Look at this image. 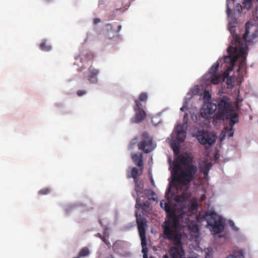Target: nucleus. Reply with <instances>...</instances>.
I'll use <instances>...</instances> for the list:
<instances>
[{"mask_svg": "<svg viewBox=\"0 0 258 258\" xmlns=\"http://www.w3.org/2000/svg\"><path fill=\"white\" fill-rule=\"evenodd\" d=\"M188 154L180 155L176 159L172 172V181L182 186L188 185L195 178L197 167Z\"/></svg>", "mask_w": 258, "mask_h": 258, "instance_id": "1", "label": "nucleus"}, {"mask_svg": "<svg viewBox=\"0 0 258 258\" xmlns=\"http://www.w3.org/2000/svg\"><path fill=\"white\" fill-rule=\"evenodd\" d=\"M229 30L231 37L230 38V45L227 48L228 56H225L224 60L225 62H229L231 67L233 68L238 59H240L237 70L238 72H240L245 68L247 44L242 43L239 35L235 33L234 27L230 28Z\"/></svg>", "mask_w": 258, "mask_h": 258, "instance_id": "2", "label": "nucleus"}, {"mask_svg": "<svg viewBox=\"0 0 258 258\" xmlns=\"http://www.w3.org/2000/svg\"><path fill=\"white\" fill-rule=\"evenodd\" d=\"M217 117L221 119L229 120V125L232 127L237 122L238 114L231 108L229 102L224 99H221L218 104Z\"/></svg>", "mask_w": 258, "mask_h": 258, "instance_id": "3", "label": "nucleus"}, {"mask_svg": "<svg viewBox=\"0 0 258 258\" xmlns=\"http://www.w3.org/2000/svg\"><path fill=\"white\" fill-rule=\"evenodd\" d=\"M204 219L207 221L213 234H218L223 230L224 227L222 220L215 212L207 213Z\"/></svg>", "mask_w": 258, "mask_h": 258, "instance_id": "4", "label": "nucleus"}, {"mask_svg": "<svg viewBox=\"0 0 258 258\" xmlns=\"http://www.w3.org/2000/svg\"><path fill=\"white\" fill-rule=\"evenodd\" d=\"M142 141L138 144V149L143 151L145 153H148L152 151L156 147V145L153 142L152 137L147 132H144L142 135Z\"/></svg>", "mask_w": 258, "mask_h": 258, "instance_id": "5", "label": "nucleus"}, {"mask_svg": "<svg viewBox=\"0 0 258 258\" xmlns=\"http://www.w3.org/2000/svg\"><path fill=\"white\" fill-rule=\"evenodd\" d=\"M242 43L247 44L258 37V27L252 24L251 22H247L245 24V33L243 36V39L239 36Z\"/></svg>", "mask_w": 258, "mask_h": 258, "instance_id": "6", "label": "nucleus"}, {"mask_svg": "<svg viewBox=\"0 0 258 258\" xmlns=\"http://www.w3.org/2000/svg\"><path fill=\"white\" fill-rule=\"evenodd\" d=\"M197 138L202 145H212L215 142L216 137L207 131L202 130L198 132Z\"/></svg>", "mask_w": 258, "mask_h": 258, "instance_id": "7", "label": "nucleus"}, {"mask_svg": "<svg viewBox=\"0 0 258 258\" xmlns=\"http://www.w3.org/2000/svg\"><path fill=\"white\" fill-rule=\"evenodd\" d=\"M135 105L134 106V110L135 115L134 117L132 119V122L133 123H138L142 122L146 117V112L141 107L142 104L138 100H135Z\"/></svg>", "mask_w": 258, "mask_h": 258, "instance_id": "8", "label": "nucleus"}, {"mask_svg": "<svg viewBox=\"0 0 258 258\" xmlns=\"http://www.w3.org/2000/svg\"><path fill=\"white\" fill-rule=\"evenodd\" d=\"M136 217L140 238L143 240L146 239V229L147 227V221L145 218L143 217L141 215H138L137 212H136Z\"/></svg>", "mask_w": 258, "mask_h": 258, "instance_id": "9", "label": "nucleus"}, {"mask_svg": "<svg viewBox=\"0 0 258 258\" xmlns=\"http://www.w3.org/2000/svg\"><path fill=\"white\" fill-rule=\"evenodd\" d=\"M175 131L176 133V140L180 143L184 142L186 138V132L184 131L183 126L178 124L175 127Z\"/></svg>", "mask_w": 258, "mask_h": 258, "instance_id": "10", "label": "nucleus"}, {"mask_svg": "<svg viewBox=\"0 0 258 258\" xmlns=\"http://www.w3.org/2000/svg\"><path fill=\"white\" fill-rule=\"evenodd\" d=\"M131 158L134 163L138 167L144 168L143 156L141 153H133L131 155Z\"/></svg>", "mask_w": 258, "mask_h": 258, "instance_id": "11", "label": "nucleus"}, {"mask_svg": "<svg viewBox=\"0 0 258 258\" xmlns=\"http://www.w3.org/2000/svg\"><path fill=\"white\" fill-rule=\"evenodd\" d=\"M89 72L88 80L91 83H96L97 82L96 76L99 73V71L95 68L90 67L89 69Z\"/></svg>", "mask_w": 258, "mask_h": 258, "instance_id": "12", "label": "nucleus"}, {"mask_svg": "<svg viewBox=\"0 0 258 258\" xmlns=\"http://www.w3.org/2000/svg\"><path fill=\"white\" fill-rule=\"evenodd\" d=\"M143 172V167H139L138 169L136 167H133L131 172V175L130 177H132L134 180H138V177L142 174Z\"/></svg>", "mask_w": 258, "mask_h": 258, "instance_id": "13", "label": "nucleus"}, {"mask_svg": "<svg viewBox=\"0 0 258 258\" xmlns=\"http://www.w3.org/2000/svg\"><path fill=\"white\" fill-rule=\"evenodd\" d=\"M222 75L219 74V75H209L207 77L206 79V80L210 79V83L214 84V85H217L220 82V80L222 78Z\"/></svg>", "mask_w": 258, "mask_h": 258, "instance_id": "14", "label": "nucleus"}, {"mask_svg": "<svg viewBox=\"0 0 258 258\" xmlns=\"http://www.w3.org/2000/svg\"><path fill=\"white\" fill-rule=\"evenodd\" d=\"M135 184V190L138 196H140L143 192L144 185L142 182L138 180H134Z\"/></svg>", "mask_w": 258, "mask_h": 258, "instance_id": "15", "label": "nucleus"}, {"mask_svg": "<svg viewBox=\"0 0 258 258\" xmlns=\"http://www.w3.org/2000/svg\"><path fill=\"white\" fill-rule=\"evenodd\" d=\"M217 109H218L217 104L213 103H209L207 104V110L208 114H213Z\"/></svg>", "mask_w": 258, "mask_h": 258, "instance_id": "16", "label": "nucleus"}, {"mask_svg": "<svg viewBox=\"0 0 258 258\" xmlns=\"http://www.w3.org/2000/svg\"><path fill=\"white\" fill-rule=\"evenodd\" d=\"M41 50L45 51H49L51 49V46L47 43L46 40H43L39 45Z\"/></svg>", "mask_w": 258, "mask_h": 258, "instance_id": "17", "label": "nucleus"}, {"mask_svg": "<svg viewBox=\"0 0 258 258\" xmlns=\"http://www.w3.org/2000/svg\"><path fill=\"white\" fill-rule=\"evenodd\" d=\"M141 245L142 246V252L143 253V258H148V248H147L146 239H141Z\"/></svg>", "mask_w": 258, "mask_h": 258, "instance_id": "18", "label": "nucleus"}, {"mask_svg": "<svg viewBox=\"0 0 258 258\" xmlns=\"http://www.w3.org/2000/svg\"><path fill=\"white\" fill-rule=\"evenodd\" d=\"M226 258H244L242 250L234 251V254H231Z\"/></svg>", "mask_w": 258, "mask_h": 258, "instance_id": "19", "label": "nucleus"}, {"mask_svg": "<svg viewBox=\"0 0 258 258\" xmlns=\"http://www.w3.org/2000/svg\"><path fill=\"white\" fill-rule=\"evenodd\" d=\"M145 195L149 200L155 201V193L151 189L145 190Z\"/></svg>", "mask_w": 258, "mask_h": 258, "instance_id": "20", "label": "nucleus"}, {"mask_svg": "<svg viewBox=\"0 0 258 258\" xmlns=\"http://www.w3.org/2000/svg\"><path fill=\"white\" fill-rule=\"evenodd\" d=\"M219 67V63L218 62L213 64L210 68L209 72V74L207 76V77L209 76V75H216V73L218 71Z\"/></svg>", "mask_w": 258, "mask_h": 258, "instance_id": "21", "label": "nucleus"}, {"mask_svg": "<svg viewBox=\"0 0 258 258\" xmlns=\"http://www.w3.org/2000/svg\"><path fill=\"white\" fill-rule=\"evenodd\" d=\"M89 254L90 250L89 248L87 247H84L81 249L78 256L80 258L81 257L88 256Z\"/></svg>", "mask_w": 258, "mask_h": 258, "instance_id": "22", "label": "nucleus"}, {"mask_svg": "<svg viewBox=\"0 0 258 258\" xmlns=\"http://www.w3.org/2000/svg\"><path fill=\"white\" fill-rule=\"evenodd\" d=\"M212 166V164L211 163H207L202 168V170L205 176H207L208 175L209 170L211 168Z\"/></svg>", "mask_w": 258, "mask_h": 258, "instance_id": "23", "label": "nucleus"}, {"mask_svg": "<svg viewBox=\"0 0 258 258\" xmlns=\"http://www.w3.org/2000/svg\"><path fill=\"white\" fill-rule=\"evenodd\" d=\"M226 84L228 88L230 89L233 88L234 86V78L230 77L227 78Z\"/></svg>", "mask_w": 258, "mask_h": 258, "instance_id": "24", "label": "nucleus"}, {"mask_svg": "<svg viewBox=\"0 0 258 258\" xmlns=\"http://www.w3.org/2000/svg\"><path fill=\"white\" fill-rule=\"evenodd\" d=\"M148 99V94L145 92H143L140 94L139 97V100H137L139 101L140 103L141 102L146 101Z\"/></svg>", "mask_w": 258, "mask_h": 258, "instance_id": "25", "label": "nucleus"}, {"mask_svg": "<svg viewBox=\"0 0 258 258\" xmlns=\"http://www.w3.org/2000/svg\"><path fill=\"white\" fill-rule=\"evenodd\" d=\"M121 241L120 240L116 241L112 245V248L114 251H118L120 249L121 246Z\"/></svg>", "mask_w": 258, "mask_h": 258, "instance_id": "26", "label": "nucleus"}, {"mask_svg": "<svg viewBox=\"0 0 258 258\" xmlns=\"http://www.w3.org/2000/svg\"><path fill=\"white\" fill-rule=\"evenodd\" d=\"M254 0H243V4L245 8L249 10L252 6V2Z\"/></svg>", "mask_w": 258, "mask_h": 258, "instance_id": "27", "label": "nucleus"}, {"mask_svg": "<svg viewBox=\"0 0 258 258\" xmlns=\"http://www.w3.org/2000/svg\"><path fill=\"white\" fill-rule=\"evenodd\" d=\"M51 191V188L50 187H46L40 189L38 193L40 195H46L49 194Z\"/></svg>", "mask_w": 258, "mask_h": 258, "instance_id": "28", "label": "nucleus"}, {"mask_svg": "<svg viewBox=\"0 0 258 258\" xmlns=\"http://www.w3.org/2000/svg\"><path fill=\"white\" fill-rule=\"evenodd\" d=\"M107 246L108 248L111 247L110 242L108 240V238H107L106 236H102L100 238Z\"/></svg>", "mask_w": 258, "mask_h": 258, "instance_id": "29", "label": "nucleus"}, {"mask_svg": "<svg viewBox=\"0 0 258 258\" xmlns=\"http://www.w3.org/2000/svg\"><path fill=\"white\" fill-rule=\"evenodd\" d=\"M142 207H143V205H142V203L140 202V199L139 198H137L136 199V208L137 209H139Z\"/></svg>", "mask_w": 258, "mask_h": 258, "instance_id": "30", "label": "nucleus"}, {"mask_svg": "<svg viewBox=\"0 0 258 258\" xmlns=\"http://www.w3.org/2000/svg\"><path fill=\"white\" fill-rule=\"evenodd\" d=\"M86 94V91L85 90H78L77 92V94L78 96H82L83 95H84Z\"/></svg>", "mask_w": 258, "mask_h": 258, "instance_id": "31", "label": "nucleus"}, {"mask_svg": "<svg viewBox=\"0 0 258 258\" xmlns=\"http://www.w3.org/2000/svg\"><path fill=\"white\" fill-rule=\"evenodd\" d=\"M211 98V95L208 91L204 92V99H208Z\"/></svg>", "mask_w": 258, "mask_h": 258, "instance_id": "32", "label": "nucleus"}, {"mask_svg": "<svg viewBox=\"0 0 258 258\" xmlns=\"http://www.w3.org/2000/svg\"><path fill=\"white\" fill-rule=\"evenodd\" d=\"M242 10L241 5L239 4H237L236 6V10L237 11L238 14H240Z\"/></svg>", "mask_w": 258, "mask_h": 258, "instance_id": "33", "label": "nucleus"}, {"mask_svg": "<svg viewBox=\"0 0 258 258\" xmlns=\"http://www.w3.org/2000/svg\"><path fill=\"white\" fill-rule=\"evenodd\" d=\"M231 11V9H230L228 4L227 3V4H226V13H227V16L228 17H229L230 16Z\"/></svg>", "mask_w": 258, "mask_h": 258, "instance_id": "34", "label": "nucleus"}, {"mask_svg": "<svg viewBox=\"0 0 258 258\" xmlns=\"http://www.w3.org/2000/svg\"><path fill=\"white\" fill-rule=\"evenodd\" d=\"M138 139H137V138H135L133 141L131 143L130 145V149H132L133 148V147L134 146V145L136 143Z\"/></svg>", "mask_w": 258, "mask_h": 258, "instance_id": "35", "label": "nucleus"}, {"mask_svg": "<svg viewBox=\"0 0 258 258\" xmlns=\"http://www.w3.org/2000/svg\"><path fill=\"white\" fill-rule=\"evenodd\" d=\"M103 234L104 235V236H106L107 237V238H109V234L106 230H104V231L103 232Z\"/></svg>", "mask_w": 258, "mask_h": 258, "instance_id": "36", "label": "nucleus"}, {"mask_svg": "<svg viewBox=\"0 0 258 258\" xmlns=\"http://www.w3.org/2000/svg\"><path fill=\"white\" fill-rule=\"evenodd\" d=\"M100 22V20L99 18H95L93 20V23L94 24H97V23Z\"/></svg>", "mask_w": 258, "mask_h": 258, "instance_id": "37", "label": "nucleus"}, {"mask_svg": "<svg viewBox=\"0 0 258 258\" xmlns=\"http://www.w3.org/2000/svg\"><path fill=\"white\" fill-rule=\"evenodd\" d=\"M174 144H173V143H172L171 144V146L172 148V149L173 150L174 152L175 153H176V150L178 151V149H178V147H177L176 149H175V148H174Z\"/></svg>", "mask_w": 258, "mask_h": 258, "instance_id": "38", "label": "nucleus"}, {"mask_svg": "<svg viewBox=\"0 0 258 258\" xmlns=\"http://www.w3.org/2000/svg\"><path fill=\"white\" fill-rule=\"evenodd\" d=\"M230 134L228 135V137H233V134H234V131H233V129L231 128V130H230Z\"/></svg>", "mask_w": 258, "mask_h": 258, "instance_id": "39", "label": "nucleus"}, {"mask_svg": "<svg viewBox=\"0 0 258 258\" xmlns=\"http://www.w3.org/2000/svg\"><path fill=\"white\" fill-rule=\"evenodd\" d=\"M121 25H119L117 27V33L119 32L121 29Z\"/></svg>", "mask_w": 258, "mask_h": 258, "instance_id": "40", "label": "nucleus"}, {"mask_svg": "<svg viewBox=\"0 0 258 258\" xmlns=\"http://www.w3.org/2000/svg\"><path fill=\"white\" fill-rule=\"evenodd\" d=\"M149 206L148 202L144 203L143 206L144 207H148Z\"/></svg>", "mask_w": 258, "mask_h": 258, "instance_id": "41", "label": "nucleus"}, {"mask_svg": "<svg viewBox=\"0 0 258 258\" xmlns=\"http://www.w3.org/2000/svg\"><path fill=\"white\" fill-rule=\"evenodd\" d=\"M95 236L96 237H99L100 238H101V237L102 236V235L100 233H98L96 234L95 235Z\"/></svg>", "mask_w": 258, "mask_h": 258, "instance_id": "42", "label": "nucleus"}, {"mask_svg": "<svg viewBox=\"0 0 258 258\" xmlns=\"http://www.w3.org/2000/svg\"><path fill=\"white\" fill-rule=\"evenodd\" d=\"M185 109H187V108H186V107H185L184 106H182L180 108V110H181L182 111H183Z\"/></svg>", "mask_w": 258, "mask_h": 258, "instance_id": "43", "label": "nucleus"}, {"mask_svg": "<svg viewBox=\"0 0 258 258\" xmlns=\"http://www.w3.org/2000/svg\"><path fill=\"white\" fill-rule=\"evenodd\" d=\"M206 199V196L203 195L202 197H201V201H204L205 200V199Z\"/></svg>", "mask_w": 258, "mask_h": 258, "instance_id": "44", "label": "nucleus"}, {"mask_svg": "<svg viewBox=\"0 0 258 258\" xmlns=\"http://www.w3.org/2000/svg\"><path fill=\"white\" fill-rule=\"evenodd\" d=\"M191 207L193 208V209H196L197 205L196 204H192Z\"/></svg>", "mask_w": 258, "mask_h": 258, "instance_id": "45", "label": "nucleus"}, {"mask_svg": "<svg viewBox=\"0 0 258 258\" xmlns=\"http://www.w3.org/2000/svg\"><path fill=\"white\" fill-rule=\"evenodd\" d=\"M162 258H169L167 254H165L163 256Z\"/></svg>", "mask_w": 258, "mask_h": 258, "instance_id": "46", "label": "nucleus"}, {"mask_svg": "<svg viewBox=\"0 0 258 258\" xmlns=\"http://www.w3.org/2000/svg\"><path fill=\"white\" fill-rule=\"evenodd\" d=\"M99 224L101 225V226H103V223L101 220H99Z\"/></svg>", "mask_w": 258, "mask_h": 258, "instance_id": "47", "label": "nucleus"}, {"mask_svg": "<svg viewBox=\"0 0 258 258\" xmlns=\"http://www.w3.org/2000/svg\"><path fill=\"white\" fill-rule=\"evenodd\" d=\"M170 189H168L167 192H166V196L167 194H168L170 192Z\"/></svg>", "mask_w": 258, "mask_h": 258, "instance_id": "48", "label": "nucleus"}, {"mask_svg": "<svg viewBox=\"0 0 258 258\" xmlns=\"http://www.w3.org/2000/svg\"><path fill=\"white\" fill-rule=\"evenodd\" d=\"M229 0H227V1H228ZM232 2H234L235 0H231Z\"/></svg>", "mask_w": 258, "mask_h": 258, "instance_id": "49", "label": "nucleus"}, {"mask_svg": "<svg viewBox=\"0 0 258 258\" xmlns=\"http://www.w3.org/2000/svg\"><path fill=\"white\" fill-rule=\"evenodd\" d=\"M74 258H80V257H79V256H77V257H74Z\"/></svg>", "mask_w": 258, "mask_h": 258, "instance_id": "50", "label": "nucleus"}]
</instances>
